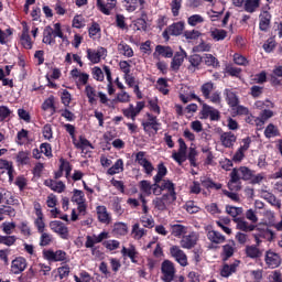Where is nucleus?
<instances>
[{
  "label": "nucleus",
  "instance_id": "f257e3e1",
  "mask_svg": "<svg viewBox=\"0 0 282 282\" xmlns=\"http://www.w3.org/2000/svg\"><path fill=\"white\" fill-rule=\"evenodd\" d=\"M252 170L241 166L240 169H234L230 173V181L228 183V187L230 191H241V186L239 185L240 180L248 182L252 180Z\"/></svg>",
  "mask_w": 282,
  "mask_h": 282
},
{
  "label": "nucleus",
  "instance_id": "f03ea898",
  "mask_svg": "<svg viewBox=\"0 0 282 282\" xmlns=\"http://www.w3.org/2000/svg\"><path fill=\"white\" fill-rule=\"evenodd\" d=\"M175 199H177V196L163 194L161 197L154 198L152 204L156 210H166Z\"/></svg>",
  "mask_w": 282,
  "mask_h": 282
},
{
  "label": "nucleus",
  "instance_id": "7ed1b4c3",
  "mask_svg": "<svg viewBox=\"0 0 282 282\" xmlns=\"http://www.w3.org/2000/svg\"><path fill=\"white\" fill-rule=\"evenodd\" d=\"M162 281L172 282L175 279V265L173 262L165 260L161 264Z\"/></svg>",
  "mask_w": 282,
  "mask_h": 282
},
{
  "label": "nucleus",
  "instance_id": "20e7f679",
  "mask_svg": "<svg viewBox=\"0 0 282 282\" xmlns=\"http://www.w3.org/2000/svg\"><path fill=\"white\" fill-rule=\"evenodd\" d=\"M197 241H199V234L192 231L182 237L181 247L185 248V250H192V248L197 246Z\"/></svg>",
  "mask_w": 282,
  "mask_h": 282
},
{
  "label": "nucleus",
  "instance_id": "39448f33",
  "mask_svg": "<svg viewBox=\"0 0 282 282\" xmlns=\"http://www.w3.org/2000/svg\"><path fill=\"white\" fill-rule=\"evenodd\" d=\"M180 98L184 105L187 102H191V100H197L198 102H202V99L195 95V90L188 86H182L180 90Z\"/></svg>",
  "mask_w": 282,
  "mask_h": 282
},
{
  "label": "nucleus",
  "instance_id": "423d86ee",
  "mask_svg": "<svg viewBox=\"0 0 282 282\" xmlns=\"http://www.w3.org/2000/svg\"><path fill=\"white\" fill-rule=\"evenodd\" d=\"M0 175H7L9 182H14V175H17V172L14 171L12 162L0 159Z\"/></svg>",
  "mask_w": 282,
  "mask_h": 282
},
{
  "label": "nucleus",
  "instance_id": "0eeeda50",
  "mask_svg": "<svg viewBox=\"0 0 282 282\" xmlns=\"http://www.w3.org/2000/svg\"><path fill=\"white\" fill-rule=\"evenodd\" d=\"M107 57V48L105 47H98L97 50H91L88 48L87 50V58L88 61H90V63L97 64L100 61H102V58Z\"/></svg>",
  "mask_w": 282,
  "mask_h": 282
},
{
  "label": "nucleus",
  "instance_id": "6e6552de",
  "mask_svg": "<svg viewBox=\"0 0 282 282\" xmlns=\"http://www.w3.org/2000/svg\"><path fill=\"white\" fill-rule=\"evenodd\" d=\"M145 104L144 101H138L137 106L134 107L133 104H130L128 108L123 109V116L126 118H131L132 121H135V117L144 109Z\"/></svg>",
  "mask_w": 282,
  "mask_h": 282
},
{
  "label": "nucleus",
  "instance_id": "1a4fd4ad",
  "mask_svg": "<svg viewBox=\"0 0 282 282\" xmlns=\"http://www.w3.org/2000/svg\"><path fill=\"white\" fill-rule=\"evenodd\" d=\"M170 254L182 265L183 268L188 265V259L186 258V253L180 249L178 246H173L170 248Z\"/></svg>",
  "mask_w": 282,
  "mask_h": 282
},
{
  "label": "nucleus",
  "instance_id": "9d476101",
  "mask_svg": "<svg viewBox=\"0 0 282 282\" xmlns=\"http://www.w3.org/2000/svg\"><path fill=\"white\" fill-rule=\"evenodd\" d=\"M50 228L53 230V232H56L61 236L62 239H67L69 235V230L67 229V226L63 224L61 220H53L50 223Z\"/></svg>",
  "mask_w": 282,
  "mask_h": 282
},
{
  "label": "nucleus",
  "instance_id": "9b49d317",
  "mask_svg": "<svg viewBox=\"0 0 282 282\" xmlns=\"http://www.w3.org/2000/svg\"><path fill=\"white\" fill-rule=\"evenodd\" d=\"M178 151L173 152L172 158L177 162L178 164H182L183 162H186V142H184V139H178Z\"/></svg>",
  "mask_w": 282,
  "mask_h": 282
},
{
  "label": "nucleus",
  "instance_id": "f8f14e48",
  "mask_svg": "<svg viewBox=\"0 0 282 282\" xmlns=\"http://www.w3.org/2000/svg\"><path fill=\"white\" fill-rule=\"evenodd\" d=\"M28 268V260L23 257H18L11 262V272L13 274H21Z\"/></svg>",
  "mask_w": 282,
  "mask_h": 282
},
{
  "label": "nucleus",
  "instance_id": "ddd939ff",
  "mask_svg": "<svg viewBox=\"0 0 282 282\" xmlns=\"http://www.w3.org/2000/svg\"><path fill=\"white\" fill-rule=\"evenodd\" d=\"M220 142L225 149H232L235 147V142H237V135L232 132H221Z\"/></svg>",
  "mask_w": 282,
  "mask_h": 282
},
{
  "label": "nucleus",
  "instance_id": "4468645a",
  "mask_svg": "<svg viewBox=\"0 0 282 282\" xmlns=\"http://www.w3.org/2000/svg\"><path fill=\"white\" fill-rule=\"evenodd\" d=\"M47 261H65L67 259V253L63 250L52 251L46 250L43 252Z\"/></svg>",
  "mask_w": 282,
  "mask_h": 282
},
{
  "label": "nucleus",
  "instance_id": "2eb2a0df",
  "mask_svg": "<svg viewBox=\"0 0 282 282\" xmlns=\"http://www.w3.org/2000/svg\"><path fill=\"white\" fill-rule=\"evenodd\" d=\"M237 230H241V232H252L256 230L257 226L248 223L246 218H235Z\"/></svg>",
  "mask_w": 282,
  "mask_h": 282
},
{
  "label": "nucleus",
  "instance_id": "dca6fc26",
  "mask_svg": "<svg viewBox=\"0 0 282 282\" xmlns=\"http://www.w3.org/2000/svg\"><path fill=\"white\" fill-rule=\"evenodd\" d=\"M259 19H260L259 30H261V32H268V30H270L272 15L268 11H262L259 15Z\"/></svg>",
  "mask_w": 282,
  "mask_h": 282
},
{
  "label": "nucleus",
  "instance_id": "f3484780",
  "mask_svg": "<svg viewBox=\"0 0 282 282\" xmlns=\"http://www.w3.org/2000/svg\"><path fill=\"white\" fill-rule=\"evenodd\" d=\"M173 54L174 52L171 46L156 45L153 56L158 59L160 58V56H163V58H173Z\"/></svg>",
  "mask_w": 282,
  "mask_h": 282
},
{
  "label": "nucleus",
  "instance_id": "a211bd4d",
  "mask_svg": "<svg viewBox=\"0 0 282 282\" xmlns=\"http://www.w3.org/2000/svg\"><path fill=\"white\" fill-rule=\"evenodd\" d=\"M184 58H186V52H176L171 62V69H173V72H177L180 67H182Z\"/></svg>",
  "mask_w": 282,
  "mask_h": 282
},
{
  "label": "nucleus",
  "instance_id": "6ab92c4d",
  "mask_svg": "<svg viewBox=\"0 0 282 282\" xmlns=\"http://www.w3.org/2000/svg\"><path fill=\"white\" fill-rule=\"evenodd\" d=\"M265 263L269 268H279L281 265V257L272 251H267Z\"/></svg>",
  "mask_w": 282,
  "mask_h": 282
},
{
  "label": "nucleus",
  "instance_id": "aec40b11",
  "mask_svg": "<svg viewBox=\"0 0 282 282\" xmlns=\"http://www.w3.org/2000/svg\"><path fill=\"white\" fill-rule=\"evenodd\" d=\"M97 217L101 224H111V215H109L105 206L97 207Z\"/></svg>",
  "mask_w": 282,
  "mask_h": 282
},
{
  "label": "nucleus",
  "instance_id": "412c9836",
  "mask_svg": "<svg viewBox=\"0 0 282 282\" xmlns=\"http://www.w3.org/2000/svg\"><path fill=\"white\" fill-rule=\"evenodd\" d=\"M245 252L249 259H260V257H263V250L254 245L247 246Z\"/></svg>",
  "mask_w": 282,
  "mask_h": 282
},
{
  "label": "nucleus",
  "instance_id": "4be33fe9",
  "mask_svg": "<svg viewBox=\"0 0 282 282\" xmlns=\"http://www.w3.org/2000/svg\"><path fill=\"white\" fill-rule=\"evenodd\" d=\"M207 238L209 239V241H212V243H224V241H226V236L221 235V232L217 231V230H210L207 234Z\"/></svg>",
  "mask_w": 282,
  "mask_h": 282
},
{
  "label": "nucleus",
  "instance_id": "5701e85b",
  "mask_svg": "<svg viewBox=\"0 0 282 282\" xmlns=\"http://www.w3.org/2000/svg\"><path fill=\"white\" fill-rule=\"evenodd\" d=\"M203 63H205L207 67H213L214 69H217V67H219V59H217V57H215V55L213 54H204Z\"/></svg>",
  "mask_w": 282,
  "mask_h": 282
},
{
  "label": "nucleus",
  "instance_id": "b1692460",
  "mask_svg": "<svg viewBox=\"0 0 282 282\" xmlns=\"http://www.w3.org/2000/svg\"><path fill=\"white\" fill-rule=\"evenodd\" d=\"M159 187L161 191H167L165 195H173L174 197H177V194L175 193V184H173V182L163 180Z\"/></svg>",
  "mask_w": 282,
  "mask_h": 282
},
{
  "label": "nucleus",
  "instance_id": "393cba45",
  "mask_svg": "<svg viewBox=\"0 0 282 282\" xmlns=\"http://www.w3.org/2000/svg\"><path fill=\"white\" fill-rule=\"evenodd\" d=\"M97 8L102 12V14H106L109 17L111 14V10L116 8V2H108V3H102V0H97Z\"/></svg>",
  "mask_w": 282,
  "mask_h": 282
},
{
  "label": "nucleus",
  "instance_id": "a878e982",
  "mask_svg": "<svg viewBox=\"0 0 282 282\" xmlns=\"http://www.w3.org/2000/svg\"><path fill=\"white\" fill-rule=\"evenodd\" d=\"M142 237H147V229L140 227V223H135L132 226V238L140 241Z\"/></svg>",
  "mask_w": 282,
  "mask_h": 282
},
{
  "label": "nucleus",
  "instance_id": "bb28decb",
  "mask_svg": "<svg viewBox=\"0 0 282 282\" xmlns=\"http://www.w3.org/2000/svg\"><path fill=\"white\" fill-rule=\"evenodd\" d=\"M203 116H209L212 120H219V111L206 104H203Z\"/></svg>",
  "mask_w": 282,
  "mask_h": 282
},
{
  "label": "nucleus",
  "instance_id": "cd10ccee",
  "mask_svg": "<svg viewBox=\"0 0 282 282\" xmlns=\"http://www.w3.org/2000/svg\"><path fill=\"white\" fill-rule=\"evenodd\" d=\"M188 61H189V66H188L189 72H195V69H197V67H199V65H202V63L204 62V57L200 55L194 54L189 56Z\"/></svg>",
  "mask_w": 282,
  "mask_h": 282
},
{
  "label": "nucleus",
  "instance_id": "c85d7f7f",
  "mask_svg": "<svg viewBox=\"0 0 282 282\" xmlns=\"http://www.w3.org/2000/svg\"><path fill=\"white\" fill-rule=\"evenodd\" d=\"M188 232V227L180 224L171 225V235L173 237H182V235H186Z\"/></svg>",
  "mask_w": 282,
  "mask_h": 282
},
{
  "label": "nucleus",
  "instance_id": "c756f323",
  "mask_svg": "<svg viewBox=\"0 0 282 282\" xmlns=\"http://www.w3.org/2000/svg\"><path fill=\"white\" fill-rule=\"evenodd\" d=\"M124 171V162L122 159H118L116 163L108 169V175H117L118 173H122Z\"/></svg>",
  "mask_w": 282,
  "mask_h": 282
},
{
  "label": "nucleus",
  "instance_id": "7c9ffc66",
  "mask_svg": "<svg viewBox=\"0 0 282 282\" xmlns=\"http://www.w3.org/2000/svg\"><path fill=\"white\" fill-rule=\"evenodd\" d=\"M259 6H261V0H246L245 11L249 12V14H252L253 12H257Z\"/></svg>",
  "mask_w": 282,
  "mask_h": 282
},
{
  "label": "nucleus",
  "instance_id": "2f4dec72",
  "mask_svg": "<svg viewBox=\"0 0 282 282\" xmlns=\"http://www.w3.org/2000/svg\"><path fill=\"white\" fill-rule=\"evenodd\" d=\"M184 32V22H176L169 28V34L180 36Z\"/></svg>",
  "mask_w": 282,
  "mask_h": 282
},
{
  "label": "nucleus",
  "instance_id": "473e14b6",
  "mask_svg": "<svg viewBox=\"0 0 282 282\" xmlns=\"http://www.w3.org/2000/svg\"><path fill=\"white\" fill-rule=\"evenodd\" d=\"M118 52H119V54H122L123 56H127L128 58H131L133 56V48H131V46H129L124 42H120L118 44Z\"/></svg>",
  "mask_w": 282,
  "mask_h": 282
},
{
  "label": "nucleus",
  "instance_id": "72a5a7b5",
  "mask_svg": "<svg viewBox=\"0 0 282 282\" xmlns=\"http://www.w3.org/2000/svg\"><path fill=\"white\" fill-rule=\"evenodd\" d=\"M46 186H50V188L52 191H54L55 193H63V191H65V183H63L62 181H46L45 182Z\"/></svg>",
  "mask_w": 282,
  "mask_h": 282
},
{
  "label": "nucleus",
  "instance_id": "f704fd0d",
  "mask_svg": "<svg viewBox=\"0 0 282 282\" xmlns=\"http://www.w3.org/2000/svg\"><path fill=\"white\" fill-rule=\"evenodd\" d=\"M167 170L164 163H160L158 166V174L154 176V186H158L160 182H162V178L166 176Z\"/></svg>",
  "mask_w": 282,
  "mask_h": 282
},
{
  "label": "nucleus",
  "instance_id": "c9c22d12",
  "mask_svg": "<svg viewBox=\"0 0 282 282\" xmlns=\"http://www.w3.org/2000/svg\"><path fill=\"white\" fill-rule=\"evenodd\" d=\"M209 34L214 41H224V39L228 36V32L223 29H214L209 32Z\"/></svg>",
  "mask_w": 282,
  "mask_h": 282
},
{
  "label": "nucleus",
  "instance_id": "e433bc0d",
  "mask_svg": "<svg viewBox=\"0 0 282 282\" xmlns=\"http://www.w3.org/2000/svg\"><path fill=\"white\" fill-rule=\"evenodd\" d=\"M226 213L227 215H230V217H232L234 219H239V215L243 214V208L228 205L226 207Z\"/></svg>",
  "mask_w": 282,
  "mask_h": 282
},
{
  "label": "nucleus",
  "instance_id": "4c0bfd02",
  "mask_svg": "<svg viewBox=\"0 0 282 282\" xmlns=\"http://www.w3.org/2000/svg\"><path fill=\"white\" fill-rule=\"evenodd\" d=\"M226 94V100L229 105V107H237L239 105V98L237 95L228 89L225 90Z\"/></svg>",
  "mask_w": 282,
  "mask_h": 282
},
{
  "label": "nucleus",
  "instance_id": "58836bf2",
  "mask_svg": "<svg viewBox=\"0 0 282 282\" xmlns=\"http://www.w3.org/2000/svg\"><path fill=\"white\" fill-rule=\"evenodd\" d=\"M73 144H75L76 149H82V151H85L87 147L94 149V145H91V142H89V140L83 137H79V141L75 139V141H73Z\"/></svg>",
  "mask_w": 282,
  "mask_h": 282
},
{
  "label": "nucleus",
  "instance_id": "ea45409f",
  "mask_svg": "<svg viewBox=\"0 0 282 282\" xmlns=\"http://www.w3.org/2000/svg\"><path fill=\"white\" fill-rule=\"evenodd\" d=\"M85 94L88 98V102L90 105H96V98L98 97L96 95V89L94 87L87 85L86 88H85Z\"/></svg>",
  "mask_w": 282,
  "mask_h": 282
},
{
  "label": "nucleus",
  "instance_id": "a19ab883",
  "mask_svg": "<svg viewBox=\"0 0 282 282\" xmlns=\"http://www.w3.org/2000/svg\"><path fill=\"white\" fill-rule=\"evenodd\" d=\"M237 263L225 264L220 271L221 276L228 278L230 274H234V272H237Z\"/></svg>",
  "mask_w": 282,
  "mask_h": 282
},
{
  "label": "nucleus",
  "instance_id": "79ce46f5",
  "mask_svg": "<svg viewBox=\"0 0 282 282\" xmlns=\"http://www.w3.org/2000/svg\"><path fill=\"white\" fill-rule=\"evenodd\" d=\"M121 254L122 257H129L131 260L135 259V254H138L135 251V246L130 245L129 248L122 247Z\"/></svg>",
  "mask_w": 282,
  "mask_h": 282
},
{
  "label": "nucleus",
  "instance_id": "37998d69",
  "mask_svg": "<svg viewBox=\"0 0 282 282\" xmlns=\"http://www.w3.org/2000/svg\"><path fill=\"white\" fill-rule=\"evenodd\" d=\"M263 199H267L271 206H276L278 208H281V200L276 199V196L272 193L265 192L262 194Z\"/></svg>",
  "mask_w": 282,
  "mask_h": 282
},
{
  "label": "nucleus",
  "instance_id": "c03bdc74",
  "mask_svg": "<svg viewBox=\"0 0 282 282\" xmlns=\"http://www.w3.org/2000/svg\"><path fill=\"white\" fill-rule=\"evenodd\" d=\"M18 164H30V151H20L17 154Z\"/></svg>",
  "mask_w": 282,
  "mask_h": 282
},
{
  "label": "nucleus",
  "instance_id": "a18cd8bd",
  "mask_svg": "<svg viewBox=\"0 0 282 282\" xmlns=\"http://www.w3.org/2000/svg\"><path fill=\"white\" fill-rule=\"evenodd\" d=\"M204 17L199 14H193L187 19V23L191 28H195L196 25L204 23Z\"/></svg>",
  "mask_w": 282,
  "mask_h": 282
},
{
  "label": "nucleus",
  "instance_id": "49530a36",
  "mask_svg": "<svg viewBox=\"0 0 282 282\" xmlns=\"http://www.w3.org/2000/svg\"><path fill=\"white\" fill-rule=\"evenodd\" d=\"M235 241H231L225 246H223V252L226 257V259H230V257H232V254H235Z\"/></svg>",
  "mask_w": 282,
  "mask_h": 282
},
{
  "label": "nucleus",
  "instance_id": "de8ad7c7",
  "mask_svg": "<svg viewBox=\"0 0 282 282\" xmlns=\"http://www.w3.org/2000/svg\"><path fill=\"white\" fill-rule=\"evenodd\" d=\"M214 84L213 83H206L200 87V91L204 96V98H206L208 100V98H210V94L213 93L214 89Z\"/></svg>",
  "mask_w": 282,
  "mask_h": 282
},
{
  "label": "nucleus",
  "instance_id": "09e8293b",
  "mask_svg": "<svg viewBox=\"0 0 282 282\" xmlns=\"http://www.w3.org/2000/svg\"><path fill=\"white\" fill-rule=\"evenodd\" d=\"M170 6L173 17H180V10H182V0H172Z\"/></svg>",
  "mask_w": 282,
  "mask_h": 282
},
{
  "label": "nucleus",
  "instance_id": "8fccbe9b",
  "mask_svg": "<svg viewBox=\"0 0 282 282\" xmlns=\"http://www.w3.org/2000/svg\"><path fill=\"white\" fill-rule=\"evenodd\" d=\"M140 221L144 228H153L155 226V220L151 216L144 215L140 218Z\"/></svg>",
  "mask_w": 282,
  "mask_h": 282
},
{
  "label": "nucleus",
  "instance_id": "3c124183",
  "mask_svg": "<svg viewBox=\"0 0 282 282\" xmlns=\"http://www.w3.org/2000/svg\"><path fill=\"white\" fill-rule=\"evenodd\" d=\"M123 3L127 12H135L138 10V0H124Z\"/></svg>",
  "mask_w": 282,
  "mask_h": 282
},
{
  "label": "nucleus",
  "instance_id": "603ef678",
  "mask_svg": "<svg viewBox=\"0 0 282 282\" xmlns=\"http://www.w3.org/2000/svg\"><path fill=\"white\" fill-rule=\"evenodd\" d=\"M21 43L23 47H25V50H32V37H30V34H28V32L22 33Z\"/></svg>",
  "mask_w": 282,
  "mask_h": 282
},
{
  "label": "nucleus",
  "instance_id": "864d4df0",
  "mask_svg": "<svg viewBox=\"0 0 282 282\" xmlns=\"http://www.w3.org/2000/svg\"><path fill=\"white\" fill-rule=\"evenodd\" d=\"M41 237H40V246L45 247V246H50V243H52V235L43 231L40 232Z\"/></svg>",
  "mask_w": 282,
  "mask_h": 282
},
{
  "label": "nucleus",
  "instance_id": "5fc2aeb1",
  "mask_svg": "<svg viewBox=\"0 0 282 282\" xmlns=\"http://www.w3.org/2000/svg\"><path fill=\"white\" fill-rule=\"evenodd\" d=\"M128 228H127V224L124 223H117L115 224L113 227V232H116V235H127Z\"/></svg>",
  "mask_w": 282,
  "mask_h": 282
},
{
  "label": "nucleus",
  "instance_id": "6e6d98bb",
  "mask_svg": "<svg viewBox=\"0 0 282 282\" xmlns=\"http://www.w3.org/2000/svg\"><path fill=\"white\" fill-rule=\"evenodd\" d=\"M2 231L4 235H12L14 232V229L17 228L15 223H3L2 226Z\"/></svg>",
  "mask_w": 282,
  "mask_h": 282
},
{
  "label": "nucleus",
  "instance_id": "4d7b16f0",
  "mask_svg": "<svg viewBox=\"0 0 282 282\" xmlns=\"http://www.w3.org/2000/svg\"><path fill=\"white\" fill-rule=\"evenodd\" d=\"M15 242V236H0V243H2L3 246H14Z\"/></svg>",
  "mask_w": 282,
  "mask_h": 282
},
{
  "label": "nucleus",
  "instance_id": "13d9d810",
  "mask_svg": "<svg viewBox=\"0 0 282 282\" xmlns=\"http://www.w3.org/2000/svg\"><path fill=\"white\" fill-rule=\"evenodd\" d=\"M72 202H75L77 204L85 203V193H83V191L75 189L74 195L72 197Z\"/></svg>",
  "mask_w": 282,
  "mask_h": 282
},
{
  "label": "nucleus",
  "instance_id": "bf43d9fd",
  "mask_svg": "<svg viewBox=\"0 0 282 282\" xmlns=\"http://www.w3.org/2000/svg\"><path fill=\"white\" fill-rule=\"evenodd\" d=\"M246 219L251 221V224H257L259 221V217L257 216V210L250 208L246 212Z\"/></svg>",
  "mask_w": 282,
  "mask_h": 282
},
{
  "label": "nucleus",
  "instance_id": "052dcab7",
  "mask_svg": "<svg viewBox=\"0 0 282 282\" xmlns=\"http://www.w3.org/2000/svg\"><path fill=\"white\" fill-rule=\"evenodd\" d=\"M156 85H158V89H159V91H161V94H163L164 96H166V94H169V88H166L167 87L166 79L159 78L156 82Z\"/></svg>",
  "mask_w": 282,
  "mask_h": 282
},
{
  "label": "nucleus",
  "instance_id": "680f3d73",
  "mask_svg": "<svg viewBox=\"0 0 282 282\" xmlns=\"http://www.w3.org/2000/svg\"><path fill=\"white\" fill-rule=\"evenodd\" d=\"M73 28L80 30V28H85V18L83 15H75L73 19Z\"/></svg>",
  "mask_w": 282,
  "mask_h": 282
},
{
  "label": "nucleus",
  "instance_id": "e2e57ef3",
  "mask_svg": "<svg viewBox=\"0 0 282 282\" xmlns=\"http://www.w3.org/2000/svg\"><path fill=\"white\" fill-rule=\"evenodd\" d=\"M212 47L209 43L200 42L194 47V52H210Z\"/></svg>",
  "mask_w": 282,
  "mask_h": 282
},
{
  "label": "nucleus",
  "instance_id": "0e129e2a",
  "mask_svg": "<svg viewBox=\"0 0 282 282\" xmlns=\"http://www.w3.org/2000/svg\"><path fill=\"white\" fill-rule=\"evenodd\" d=\"M26 140H28V130L22 129L20 132H18L17 142L21 145V144H25Z\"/></svg>",
  "mask_w": 282,
  "mask_h": 282
},
{
  "label": "nucleus",
  "instance_id": "69168bd1",
  "mask_svg": "<svg viewBox=\"0 0 282 282\" xmlns=\"http://www.w3.org/2000/svg\"><path fill=\"white\" fill-rule=\"evenodd\" d=\"M145 153L144 152H138L135 155V162L140 164V166L144 167L145 164H148L150 161L144 158Z\"/></svg>",
  "mask_w": 282,
  "mask_h": 282
},
{
  "label": "nucleus",
  "instance_id": "338daca9",
  "mask_svg": "<svg viewBox=\"0 0 282 282\" xmlns=\"http://www.w3.org/2000/svg\"><path fill=\"white\" fill-rule=\"evenodd\" d=\"M117 100L118 102H130L131 96L129 93L121 90V93L117 94Z\"/></svg>",
  "mask_w": 282,
  "mask_h": 282
},
{
  "label": "nucleus",
  "instance_id": "774afa93",
  "mask_svg": "<svg viewBox=\"0 0 282 282\" xmlns=\"http://www.w3.org/2000/svg\"><path fill=\"white\" fill-rule=\"evenodd\" d=\"M140 188L142 191V193H144L145 195H151V183L149 181H141L140 182Z\"/></svg>",
  "mask_w": 282,
  "mask_h": 282
}]
</instances>
